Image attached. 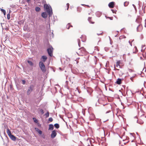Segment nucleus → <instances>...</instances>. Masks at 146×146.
<instances>
[{"instance_id": "45", "label": "nucleus", "mask_w": 146, "mask_h": 146, "mask_svg": "<svg viewBox=\"0 0 146 146\" xmlns=\"http://www.w3.org/2000/svg\"><path fill=\"white\" fill-rule=\"evenodd\" d=\"M68 81H66V82H65V84H66V85L68 84Z\"/></svg>"}, {"instance_id": "19", "label": "nucleus", "mask_w": 146, "mask_h": 146, "mask_svg": "<svg viewBox=\"0 0 146 146\" xmlns=\"http://www.w3.org/2000/svg\"><path fill=\"white\" fill-rule=\"evenodd\" d=\"M7 132L9 136H10L11 135H12L11 134V131L9 129H7Z\"/></svg>"}, {"instance_id": "4", "label": "nucleus", "mask_w": 146, "mask_h": 146, "mask_svg": "<svg viewBox=\"0 0 146 146\" xmlns=\"http://www.w3.org/2000/svg\"><path fill=\"white\" fill-rule=\"evenodd\" d=\"M79 49V50H80L79 52L80 54V55H82V54H83L85 53L86 51L85 49L83 47H81Z\"/></svg>"}, {"instance_id": "11", "label": "nucleus", "mask_w": 146, "mask_h": 146, "mask_svg": "<svg viewBox=\"0 0 146 146\" xmlns=\"http://www.w3.org/2000/svg\"><path fill=\"white\" fill-rule=\"evenodd\" d=\"M42 16L44 18H46L47 17V15L45 12H43L41 14Z\"/></svg>"}, {"instance_id": "63", "label": "nucleus", "mask_w": 146, "mask_h": 146, "mask_svg": "<svg viewBox=\"0 0 146 146\" xmlns=\"http://www.w3.org/2000/svg\"><path fill=\"white\" fill-rule=\"evenodd\" d=\"M51 48H52V49H53V48L52 47H51Z\"/></svg>"}, {"instance_id": "55", "label": "nucleus", "mask_w": 146, "mask_h": 146, "mask_svg": "<svg viewBox=\"0 0 146 146\" xmlns=\"http://www.w3.org/2000/svg\"><path fill=\"white\" fill-rule=\"evenodd\" d=\"M80 98H78V100H79V99H80Z\"/></svg>"}, {"instance_id": "51", "label": "nucleus", "mask_w": 146, "mask_h": 146, "mask_svg": "<svg viewBox=\"0 0 146 146\" xmlns=\"http://www.w3.org/2000/svg\"><path fill=\"white\" fill-rule=\"evenodd\" d=\"M109 18H110V20H112V19H111V18L110 17H108Z\"/></svg>"}, {"instance_id": "48", "label": "nucleus", "mask_w": 146, "mask_h": 146, "mask_svg": "<svg viewBox=\"0 0 146 146\" xmlns=\"http://www.w3.org/2000/svg\"><path fill=\"white\" fill-rule=\"evenodd\" d=\"M110 112V111H107V112H106V113H108L109 112Z\"/></svg>"}, {"instance_id": "20", "label": "nucleus", "mask_w": 146, "mask_h": 146, "mask_svg": "<svg viewBox=\"0 0 146 146\" xmlns=\"http://www.w3.org/2000/svg\"><path fill=\"white\" fill-rule=\"evenodd\" d=\"M38 113H40L41 115L43 114L44 113L43 110L42 109H40Z\"/></svg>"}, {"instance_id": "35", "label": "nucleus", "mask_w": 146, "mask_h": 146, "mask_svg": "<svg viewBox=\"0 0 146 146\" xmlns=\"http://www.w3.org/2000/svg\"><path fill=\"white\" fill-rule=\"evenodd\" d=\"M7 18L9 20L10 19V15L9 14H8L7 15Z\"/></svg>"}, {"instance_id": "59", "label": "nucleus", "mask_w": 146, "mask_h": 146, "mask_svg": "<svg viewBox=\"0 0 146 146\" xmlns=\"http://www.w3.org/2000/svg\"><path fill=\"white\" fill-rule=\"evenodd\" d=\"M52 34L53 35V32H52Z\"/></svg>"}, {"instance_id": "26", "label": "nucleus", "mask_w": 146, "mask_h": 146, "mask_svg": "<svg viewBox=\"0 0 146 146\" xmlns=\"http://www.w3.org/2000/svg\"><path fill=\"white\" fill-rule=\"evenodd\" d=\"M46 118L48 117L49 115V113L48 112H47L46 113H45L44 115Z\"/></svg>"}, {"instance_id": "6", "label": "nucleus", "mask_w": 146, "mask_h": 146, "mask_svg": "<svg viewBox=\"0 0 146 146\" xmlns=\"http://www.w3.org/2000/svg\"><path fill=\"white\" fill-rule=\"evenodd\" d=\"M56 131L55 130L53 131L51 134V137L52 138H54L56 136Z\"/></svg>"}, {"instance_id": "49", "label": "nucleus", "mask_w": 146, "mask_h": 146, "mask_svg": "<svg viewBox=\"0 0 146 146\" xmlns=\"http://www.w3.org/2000/svg\"><path fill=\"white\" fill-rule=\"evenodd\" d=\"M97 35H98V36H99L100 35V34H98V33H97Z\"/></svg>"}, {"instance_id": "15", "label": "nucleus", "mask_w": 146, "mask_h": 146, "mask_svg": "<svg viewBox=\"0 0 146 146\" xmlns=\"http://www.w3.org/2000/svg\"><path fill=\"white\" fill-rule=\"evenodd\" d=\"M35 129L36 130V131L39 134H42V131L41 130L39 129L38 128H35Z\"/></svg>"}, {"instance_id": "33", "label": "nucleus", "mask_w": 146, "mask_h": 146, "mask_svg": "<svg viewBox=\"0 0 146 146\" xmlns=\"http://www.w3.org/2000/svg\"><path fill=\"white\" fill-rule=\"evenodd\" d=\"M33 119L35 123H37L38 122L37 120L35 117L33 118Z\"/></svg>"}, {"instance_id": "32", "label": "nucleus", "mask_w": 146, "mask_h": 146, "mask_svg": "<svg viewBox=\"0 0 146 146\" xmlns=\"http://www.w3.org/2000/svg\"><path fill=\"white\" fill-rule=\"evenodd\" d=\"M129 4V2H125L124 3V6H127Z\"/></svg>"}, {"instance_id": "61", "label": "nucleus", "mask_w": 146, "mask_h": 146, "mask_svg": "<svg viewBox=\"0 0 146 146\" xmlns=\"http://www.w3.org/2000/svg\"><path fill=\"white\" fill-rule=\"evenodd\" d=\"M77 54H78V55H79L78 53L77 52Z\"/></svg>"}, {"instance_id": "30", "label": "nucleus", "mask_w": 146, "mask_h": 146, "mask_svg": "<svg viewBox=\"0 0 146 146\" xmlns=\"http://www.w3.org/2000/svg\"><path fill=\"white\" fill-rule=\"evenodd\" d=\"M91 19V17H89L88 19V21H89V22L90 23H92V24H94V22H91V21H90V20Z\"/></svg>"}, {"instance_id": "38", "label": "nucleus", "mask_w": 146, "mask_h": 146, "mask_svg": "<svg viewBox=\"0 0 146 146\" xmlns=\"http://www.w3.org/2000/svg\"><path fill=\"white\" fill-rule=\"evenodd\" d=\"M48 121L52 122L53 121V119L52 117H50L48 119Z\"/></svg>"}, {"instance_id": "14", "label": "nucleus", "mask_w": 146, "mask_h": 146, "mask_svg": "<svg viewBox=\"0 0 146 146\" xmlns=\"http://www.w3.org/2000/svg\"><path fill=\"white\" fill-rule=\"evenodd\" d=\"M102 14L99 11H97L96 13V15L98 17H100L101 15Z\"/></svg>"}, {"instance_id": "47", "label": "nucleus", "mask_w": 146, "mask_h": 146, "mask_svg": "<svg viewBox=\"0 0 146 146\" xmlns=\"http://www.w3.org/2000/svg\"><path fill=\"white\" fill-rule=\"evenodd\" d=\"M59 69H60V70H62V68H61L60 67V68H59Z\"/></svg>"}, {"instance_id": "23", "label": "nucleus", "mask_w": 146, "mask_h": 146, "mask_svg": "<svg viewBox=\"0 0 146 146\" xmlns=\"http://www.w3.org/2000/svg\"><path fill=\"white\" fill-rule=\"evenodd\" d=\"M54 126L57 129H58L59 127V124L57 123L54 124Z\"/></svg>"}, {"instance_id": "44", "label": "nucleus", "mask_w": 146, "mask_h": 146, "mask_svg": "<svg viewBox=\"0 0 146 146\" xmlns=\"http://www.w3.org/2000/svg\"><path fill=\"white\" fill-rule=\"evenodd\" d=\"M87 91L88 92V93L89 94V95H90L91 94V92H90L88 90H87Z\"/></svg>"}, {"instance_id": "29", "label": "nucleus", "mask_w": 146, "mask_h": 146, "mask_svg": "<svg viewBox=\"0 0 146 146\" xmlns=\"http://www.w3.org/2000/svg\"><path fill=\"white\" fill-rule=\"evenodd\" d=\"M126 38L125 36H120L119 37V39H121L122 38Z\"/></svg>"}, {"instance_id": "50", "label": "nucleus", "mask_w": 146, "mask_h": 146, "mask_svg": "<svg viewBox=\"0 0 146 146\" xmlns=\"http://www.w3.org/2000/svg\"><path fill=\"white\" fill-rule=\"evenodd\" d=\"M103 33L102 32V33H100V35H102V34H103Z\"/></svg>"}, {"instance_id": "25", "label": "nucleus", "mask_w": 146, "mask_h": 146, "mask_svg": "<svg viewBox=\"0 0 146 146\" xmlns=\"http://www.w3.org/2000/svg\"><path fill=\"white\" fill-rule=\"evenodd\" d=\"M27 62L30 66H32L33 65V63L31 61L28 60Z\"/></svg>"}, {"instance_id": "8", "label": "nucleus", "mask_w": 146, "mask_h": 146, "mask_svg": "<svg viewBox=\"0 0 146 146\" xmlns=\"http://www.w3.org/2000/svg\"><path fill=\"white\" fill-rule=\"evenodd\" d=\"M115 3L113 2H110L108 4V6L111 8H113L114 7Z\"/></svg>"}, {"instance_id": "52", "label": "nucleus", "mask_w": 146, "mask_h": 146, "mask_svg": "<svg viewBox=\"0 0 146 146\" xmlns=\"http://www.w3.org/2000/svg\"><path fill=\"white\" fill-rule=\"evenodd\" d=\"M137 19H136V21H135L136 22H137Z\"/></svg>"}, {"instance_id": "21", "label": "nucleus", "mask_w": 146, "mask_h": 146, "mask_svg": "<svg viewBox=\"0 0 146 146\" xmlns=\"http://www.w3.org/2000/svg\"><path fill=\"white\" fill-rule=\"evenodd\" d=\"M137 122L140 124H142L143 123V122L142 121L140 120H138L137 121Z\"/></svg>"}, {"instance_id": "46", "label": "nucleus", "mask_w": 146, "mask_h": 146, "mask_svg": "<svg viewBox=\"0 0 146 146\" xmlns=\"http://www.w3.org/2000/svg\"><path fill=\"white\" fill-rule=\"evenodd\" d=\"M133 7H134V8L135 9H136V6H135V5H134V4H133Z\"/></svg>"}, {"instance_id": "42", "label": "nucleus", "mask_w": 146, "mask_h": 146, "mask_svg": "<svg viewBox=\"0 0 146 146\" xmlns=\"http://www.w3.org/2000/svg\"><path fill=\"white\" fill-rule=\"evenodd\" d=\"M66 5L67 6V10H68V9L69 8V4L68 3H67L66 4Z\"/></svg>"}, {"instance_id": "16", "label": "nucleus", "mask_w": 146, "mask_h": 146, "mask_svg": "<svg viewBox=\"0 0 146 146\" xmlns=\"http://www.w3.org/2000/svg\"><path fill=\"white\" fill-rule=\"evenodd\" d=\"M54 128V126L52 124H50L49 125V129L50 130H53Z\"/></svg>"}, {"instance_id": "34", "label": "nucleus", "mask_w": 146, "mask_h": 146, "mask_svg": "<svg viewBox=\"0 0 146 146\" xmlns=\"http://www.w3.org/2000/svg\"><path fill=\"white\" fill-rule=\"evenodd\" d=\"M64 87L66 88H67L68 89L70 90V88H69V87L68 86V84L66 85V84H65Z\"/></svg>"}, {"instance_id": "3", "label": "nucleus", "mask_w": 146, "mask_h": 146, "mask_svg": "<svg viewBox=\"0 0 146 146\" xmlns=\"http://www.w3.org/2000/svg\"><path fill=\"white\" fill-rule=\"evenodd\" d=\"M34 88V86L33 84H31L28 88L27 91V95H29L31 93V92L33 90Z\"/></svg>"}, {"instance_id": "12", "label": "nucleus", "mask_w": 146, "mask_h": 146, "mask_svg": "<svg viewBox=\"0 0 146 146\" xmlns=\"http://www.w3.org/2000/svg\"><path fill=\"white\" fill-rule=\"evenodd\" d=\"M95 118V116L93 113H91L90 117V119L91 120H93Z\"/></svg>"}, {"instance_id": "56", "label": "nucleus", "mask_w": 146, "mask_h": 146, "mask_svg": "<svg viewBox=\"0 0 146 146\" xmlns=\"http://www.w3.org/2000/svg\"><path fill=\"white\" fill-rule=\"evenodd\" d=\"M117 36V35H116L115 36V37H116Z\"/></svg>"}, {"instance_id": "5", "label": "nucleus", "mask_w": 146, "mask_h": 146, "mask_svg": "<svg viewBox=\"0 0 146 146\" xmlns=\"http://www.w3.org/2000/svg\"><path fill=\"white\" fill-rule=\"evenodd\" d=\"M47 51L49 56L51 57L52 56V50L51 49V48H48L47 49Z\"/></svg>"}, {"instance_id": "53", "label": "nucleus", "mask_w": 146, "mask_h": 146, "mask_svg": "<svg viewBox=\"0 0 146 146\" xmlns=\"http://www.w3.org/2000/svg\"><path fill=\"white\" fill-rule=\"evenodd\" d=\"M10 87L11 88V87H12V85H10Z\"/></svg>"}, {"instance_id": "10", "label": "nucleus", "mask_w": 146, "mask_h": 146, "mask_svg": "<svg viewBox=\"0 0 146 146\" xmlns=\"http://www.w3.org/2000/svg\"><path fill=\"white\" fill-rule=\"evenodd\" d=\"M9 137L12 140L14 141H15L16 137L14 135H11L10 136H9Z\"/></svg>"}, {"instance_id": "54", "label": "nucleus", "mask_w": 146, "mask_h": 146, "mask_svg": "<svg viewBox=\"0 0 146 146\" xmlns=\"http://www.w3.org/2000/svg\"><path fill=\"white\" fill-rule=\"evenodd\" d=\"M135 49H137V47H136V46H135Z\"/></svg>"}, {"instance_id": "37", "label": "nucleus", "mask_w": 146, "mask_h": 146, "mask_svg": "<svg viewBox=\"0 0 146 146\" xmlns=\"http://www.w3.org/2000/svg\"><path fill=\"white\" fill-rule=\"evenodd\" d=\"M22 83L24 85L25 84L26 81L25 80H22Z\"/></svg>"}, {"instance_id": "18", "label": "nucleus", "mask_w": 146, "mask_h": 146, "mask_svg": "<svg viewBox=\"0 0 146 146\" xmlns=\"http://www.w3.org/2000/svg\"><path fill=\"white\" fill-rule=\"evenodd\" d=\"M120 60L118 61L116 63V66L117 67L120 66Z\"/></svg>"}, {"instance_id": "39", "label": "nucleus", "mask_w": 146, "mask_h": 146, "mask_svg": "<svg viewBox=\"0 0 146 146\" xmlns=\"http://www.w3.org/2000/svg\"><path fill=\"white\" fill-rule=\"evenodd\" d=\"M41 137L44 139H45V135L44 134H42L41 135Z\"/></svg>"}, {"instance_id": "43", "label": "nucleus", "mask_w": 146, "mask_h": 146, "mask_svg": "<svg viewBox=\"0 0 146 146\" xmlns=\"http://www.w3.org/2000/svg\"><path fill=\"white\" fill-rule=\"evenodd\" d=\"M26 1L28 3H29L31 1V0H26Z\"/></svg>"}, {"instance_id": "64", "label": "nucleus", "mask_w": 146, "mask_h": 146, "mask_svg": "<svg viewBox=\"0 0 146 146\" xmlns=\"http://www.w3.org/2000/svg\"><path fill=\"white\" fill-rule=\"evenodd\" d=\"M82 5H84V4H82Z\"/></svg>"}, {"instance_id": "36", "label": "nucleus", "mask_w": 146, "mask_h": 146, "mask_svg": "<svg viewBox=\"0 0 146 146\" xmlns=\"http://www.w3.org/2000/svg\"><path fill=\"white\" fill-rule=\"evenodd\" d=\"M134 40L133 39L132 40V41L131 42L130 40H129V44H130V45L131 46H132V42H133V41Z\"/></svg>"}, {"instance_id": "40", "label": "nucleus", "mask_w": 146, "mask_h": 146, "mask_svg": "<svg viewBox=\"0 0 146 146\" xmlns=\"http://www.w3.org/2000/svg\"><path fill=\"white\" fill-rule=\"evenodd\" d=\"M104 49L106 51H107L109 50V48L108 47H106L104 48Z\"/></svg>"}, {"instance_id": "60", "label": "nucleus", "mask_w": 146, "mask_h": 146, "mask_svg": "<svg viewBox=\"0 0 146 146\" xmlns=\"http://www.w3.org/2000/svg\"><path fill=\"white\" fill-rule=\"evenodd\" d=\"M77 90H78V92H79V93H80V92H79V91H78V90L77 89Z\"/></svg>"}, {"instance_id": "24", "label": "nucleus", "mask_w": 146, "mask_h": 146, "mask_svg": "<svg viewBox=\"0 0 146 146\" xmlns=\"http://www.w3.org/2000/svg\"><path fill=\"white\" fill-rule=\"evenodd\" d=\"M40 10V8L38 7H37L35 8V10L37 12H39Z\"/></svg>"}, {"instance_id": "17", "label": "nucleus", "mask_w": 146, "mask_h": 146, "mask_svg": "<svg viewBox=\"0 0 146 146\" xmlns=\"http://www.w3.org/2000/svg\"><path fill=\"white\" fill-rule=\"evenodd\" d=\"M41 58L43 59V62H44L47 59V57L45 56H42L41 57Z\"/></svg>"}, {"instance_id": "41", "label": "nucleus", "mask_w": 146, "mask_h": 146, "mask_svg": "<svg viewBox=\"0 0 146 146\" xmlns=\"http://www.w3.org/2000/svg\"><path fill=\"white\" fill-rule=\"evenodd\" d=\"M111 10L112 11L113 13H115L116 12V11L114 10L113 9H111Z\"/></svg>"}, {"instance_id": "2", "label": "nucleus", "mask_w": 146, "mask_h": 146, "mask_svg": "<svg viewBox=\"0 0 146 146\" xmlns=\"http://www.w3.org/2000/svg\"><path fill=\"white\" fill-rule=\"evenodd\" d=\"M39 66L40 67L43 72H45L46 71V68L43 62L41 61L39 62Z\"/></svg>"}, {"instance_id": "9", "label": "nucleus", "mask_w": 146, "mask_h": 146, "mask_svg": "<svg viewBox=\"0 0 146 146\" xmlns=\"http://www.w3.org/2000/svg\"><path fill=\"white\" fill-rule=\"evenodd\" d=\"M81 38H82V41L83 42H85L86 40V36L85 35L81 36L80 37Z\"/></svg>"}, {"instance_id": "31", "label": "nucleus", "mask_w": 146, "mask_h": 146, "mask_svg": "<svg viewBox=\"0 0 146 146\" xmlns=\"http://www.w3.org/2000/svg\"><path fill=\"white\" fill-rule=\"evenodd\" d=\"M77 41L78 42V45L80 47V39H78L77 40Z\"/></svg>"}, {"instance_id": "57", "label": "nucleus", "mask_w": 146, "mask_h": 146, "mask_svg": "<svg viewBox=\"0 0 146 146\" xmlns=\"http://www.w3.org/2000/svg\"><path fill=\"white\" fill-rule=\"evenodd\" d=\"M109 106L110 108H111V106L110 105H109Z\"/></svg>"}, {"instance_id": "27", "label": "nucleus", "mask_w": 146, "mask_h": 146, "mask_svg": "<svg viewBox=\"0 0 146 146\" xmlns=\"http://www.w3.org/2000/svg\"><path fill=\"white\" fill-rule=\"evenodd\" d=\"M1 11L3 13L4 15L6 14V11H5L2 9H1Z\"/></svg>"}, {"instance_id": "28", "label": "nucleus", "mask_w": 146, "mask_h": 146, "mask_svg": "<svg viewBox=\"0 0 146 146\" xmlns=\"http://www.w3.org/2000/svg\"><path fill=\"white\" fill-rule=\"evenodd\" d=\"M97 120H98V125L99 126H100L101 125V122L100 120L97 119Z\"/></svg>"}, {"instance_id": "7", "label": "nucleus", "mask_w": 146, "mask_h": 146, "mask_svg": "<svg viewBox=\"0 0 146 146\" xmlns=\"http://www.w3.org/2000/svg\"><path fill=\"white\" fill-rule=\"evenodd\" d=\"M142 29V27L141 25H139L137 28V32H141Z\"/></svg>"}, {"instance_id": "13", "label": "nucleus", "mask_w": 146, "mask_h": 146, "mask_svg": "<svg viewBox=\"0 0 146 146\" xmlns=\"http://www.w3.org/2000/svg\"><path fill=\"white\" fill-rule=\"evenodd\" d=\"M121 80L120 78H118L117 79L116 83L118 84H121Z\"/></svg>"}, {"instance_id": "58", "label": "nucleus", "mask_w": 146, "mask_h": 146, "mask_svg": "<svg viewBox=\"0 0 146 146\" xmlns=\"http://www.w3.org/2000/svg\"><path fill=\"white\" fill-rule=\"evenodd\" d=\"M141 59H142V57H140Z\"/></svg>"}, {"instance_id": "62", "label": "nucleus", "mask_w": 146, "mask_h": 146, "mask_svg": "<svg viewBox=\"0 0 146 146\" xmlns=\"http://www.w3.org/2000/svg\"><path fill=\"white\" fill-rule=\"evenodd\" d=\"M87 6L88 7H89V6L88 5H87Z\"/></svg>"}, {"instance_id": "1", "label": "nucleus", "mask_w": 146, "mask_h": 146, "mask_svg": "<svg viewBox=\"0 0 146 146\" xmlns=\"http://www.w3.org/2000/svg\"><path fill=\"white\" fill-rule=\"evenodd\" d=\"M44 9L46 10V11L49 15V17L51 16L52 14V10L51 6L50 5H48L46 4L44 5Z\"/></svg>"}, {"instance_id": "22", "label": "nucleus", "mask_w": 146, "mask_h": 146, "mask_svg": "<svg viewBox=\"0 0 146 146\" xmlns=\"http://www.w3.org/2000/svg\"><path fill=\"white\" fill-rule=\"evenodd\" d=\"M70 27H72V26L70 25V23H69L67 25L66 28L67 29H69Z\"/></svg>"}]
</instances>
